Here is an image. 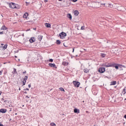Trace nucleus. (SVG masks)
Instances as JSON below:
<instances>
[{
	"label": "nucleus",
	"mask_w": 126,
	"mask_h": 126,
	"mask_svg": "<svg viewBox=\"0 0 126 126\" xmlns=\"http://www.w3.org/2000/svg\"><path fill=\"white\" fill-rule=\"evenodd\" d=\"M103 66H105V67H113L115 66L116 65V64L115 63H105L103 64Z\"/></svg>",
	"instance_id": "obj_1"
},
{
	"label": "nucleus",
	"mask_w": 126,
	"mask_h": 126,
	"mask_svg": "<svg viewBox=\"0 0 126 126\" xmlns=\"http://www.w3.org/2000/svg\"><path fill=\"white\" fill-rule=\"evenodd\" d=\"M9 4V6L10 8H16V9H18V8H19V7L17 8V7H16V6H15V3H13V2H11L10 3H8Z\"/></svg>",
	"instance_id": "obj_2"
},
{
	"label": "nucleus",
	"mask_w": 126,
	"mask_h": 126,
	"mask_svg": "<svg viewBox=\"0 0 126 126\" xmlns=\"http://www.w3.org/2000/svg\"><path fill=\"white\" fill-rule=\"evenodd\" d=\"M115 8H117L118 10H119L120 11H122L123 10V9L124 8V7L119 5V4H116L115 6Z\"/></svg>",
	"instance_id": "obj_3"
},
{
	"label": "nucleus",
	"mask_w": 126,
	"mask_h": 126,
	"mask_svg": "<svg viewBox=\"0 0 126 126\" xmlns=\"http://www.w3.org/2000/svg\"><path fill=\"white\" fill-rule=\"evenodd\" d=\"M59 36L61 39H63L65 38V36H66V33L65 32H62L59 34Z\"/></svg>",
	"instance_id": "obj_4"
},
{
	"label": "nucleus",
	"mask_w": 126,
	"mask_h": 126,
	"mask_svg": "<svg viewBox=\"0 0 126 126\" xmlns=\"http://www.w3.org/2000/svg\"><path fill=\"white\" fill-rule=\"evenodd\" d=\"M73 83L75 87H79V86L80 85V82H79L74 81Z\"/></svg>",
	"instance_id": "obj_5"
},
{
	"label": "nucleus",
	"mask_w": 126,
	"mask_h": 126,
	"mask_svg": "<svg viewBox=\"0 0 126 126\" xmlns=\"http://www.w3.org/2000/svg\"><path fill=\"white\" fill-rule=\"evenodd\" d=\"M98 71L100 72V73H103L106 71V68L105 67H100L99 68Z\"/></svg>",
	"instance_id": "obj_6"
},
{
	"label": "nucleus",
	"mask_w": 126,
	"mask_h": 126,
	"mask_svg": "<svg viewBox=\"0 0 126 126\" xmlns=\"http://www.w3.org/2000/svg\"><path fill=\"white\" fill-rule=\"evenodd\" d=\"M48 65L49 66H51V67H54L55 68H57V66H56V64L55 63H49L48 64Z\"/></svg>",
	"instance_id": "obj_7"
},
{
	"label": "nucleus",
	"mask_w": 126,
	"mask_h": 126,
	"mask_svg": "<svg viewBox=\"0 0 126 126\" xmlns=\"http://www.w3.org/2000/svg\"><path fill=\"white\" fill-rule=\"evenodd\" d=\"M0 113H2V114H4L5 113H6V109H0Z\"/></svg>",
	"instance_id": "obj_8"
},
{
	"label": "nucleus",
	"mask_w": 126,
	"mask_h": 126,
	"mask_svg": "<svg viewBox=\"0 0 126 126\" xmlns=\"http://www.w3.org/2000/svg\"><path fill=\"white\" fill-rule=\"evenodd\" d=\"M30 43H34V42H35V38L34 37H32L30 40Z\"/></svg>",
	"instance_id": "obj_9"
},
{
	"label": "nucleus",
	"mask_w": 126,
	"mask_h": 126,
	"mask_svg": "<svg viewBox=\"0 0 126 126\" xmlns=\"http://www.w3.org/2000/svg\"><path fill=\"white\" fill-rule=\"evenodd\" d=\"M74 113H75L76 114H79L80 111L79 109H78L77 108H75L74 109Z\"/></svg>",
	"instance_id": "obj_10"
},
{
	"label": "nucleus",
	"mask_w": 126,
	"mask_h": 126,
	"mask_svg": "<svg viewBox=\"0 0 126 126\" xmlns=\"http://www.w3.org/2000/svg\"><path fill=\"white\" fill-rule=\"evenodd\" d=\"M75 16H78L79 14V12L78 10H75L74 12Z\"/></svg>",
	"instance_id": "obj_11"
},
{
	"label": "nucleus",
	"mask_w": 126,
	"mask_h": 126,
	"mask_svg": "<svg viewBox=\"0 0 126 126\" xmlns=\"http://www.w3.org/2000/svg\"><path fill=\"white\" fill-rule=\"evenodd\" d=\"M116 84H117V81H114L111 82V83H110V85L111 86H112V85H116Z\"/></svg>",
	"instance_id": "obj_12"
},
{
	"label": "nucleus",
	"mask_w": 126,
	"mask_h": 126,
	"mask_svg": "<svg viewBox=\"0 0 126 126\" xmlns=\"http://www.w3.org/2000/svg\"><path fill=\"white\" fill-rule=\"evenodd\" d=\"M1 49H2V50H5V49H6V48H7V44H5L4 45V46H1L0 47Z\"/></svg>",
	"instance_id": "obj_13"
},
{
	"label": "nucleus",
	"mask_w": 126,
	"mask_h": 126,
	"mask_svg": "<svg viewBox=\"0 0 126 126\" xmlns=\"http://www.w3.org/2000/svg\"><path fill=\"white\" fill-rule=\"evenodd\" d=\"M7 29V27H5V26H2L1 28V30H6Z\"/></svg>",
	"instance_id": "obj_14"
},
{
	"label": "nucleus",
	"mask_w": 126,
	"mask_h": 126,
	"mask_svg": "<svg viewBox=\"0 0 126 126\" xmlns=\"http://www.w3.org/2000/svg\"><path fill=\"white\" fill-rule=\"evenodd\" d=\"M67 16L68 18H69V19H70V20H71V19H72V16H71V14H68Z\"/></svg>",
	"instance_id": "obj_15"
},
{
	"label": "nucleus",
	"mask_w": 126,
	"mask_h": 126,
	"mask_svg": "<svg viewBox=\"0 0 126 126\" xmlns=\"http://www.w3.org/2000/svg\"><path fill=\"white\" fill-rule=\"evenodd\" d=\"M45 26H46V27H47V28H51V24H50L46 23Z\"/></svg>",
	"instance_id": "obj_16"
},
{
	"label": "nucleus",
	"mask_w": 126,
	"mask_h": 126,
	"mask_svg": "<svg viewBox=\"0 0 126 126\" xmlns=\"http://www.w3.org/2000/svg\"><path fill=\"white\" fill-rule=\"evenodd\" d=\"M27 16H28V13H25L24 14L23 17V18H27Z\"/></svg>",
	"instance_id": "obj_17"
},
{
	"label": "nucleus",
	"mask_w": 126,
	"mask_h": 126,
	"mask_svg": "<svg viewBox=\"0 0 126 126\" xmlns=\"http://www.w3.org/2000/svg\"><path fill=\"white\" fill-rule=\"evenodd\" d=\"M43 38V36L40 35L38 36V39L39 41H41L42 40V38Z\"/></svg>",
	"instance_id": "obj_18"
},
{
	"label": "nucleus",
	"mask_w": 126,
	"mask_h": 126,
	"mask_svg": "<svg viewBox=\"0 0 126 126\" xmlns=\"http://www.w3.org/2000/svg\"><path fill=\"white\" fill-rule=\"evenodd\" d=\"M84 71L86 73H87L88 72H89V70L87 68H85V69H84Z\"/></svg>",
	"instance_id": "obj_19"
},
{
	"label": "nucleus",
	"mask_w": 126,
	"mask_h": 126,
	"mask_svg": "<svg viewBox=\"0 0 126 126\" xmlns=\"http://www.w3.org/2000/svg\"><path fill=\"white\" fill-rule=\"evenodd\" d=\"M56 44H57V45H60L61 41L60 40H57Z\"/></svg>",
	"instance_id": "obj_20"
},
{
	"label": "nucleus",
	"mask_w": 126,
	"mask_h": 126,
	"mask_svg": "<svg viewBox=\"0 0 126 126\" xmlns=\"http://www.w3.org/2000/svg\"><path fill=\"white\" fill-rule=\"evenodd\" d=\"M63 65H67V64H68V63H65V62H63Z\"/></svg>",
	"instance_id": "obj_21"
},
{
	"label": "nucleus",
	"mask_w": 126,
	"mask_h": 126,
	"mask_svg": "<svg viewBox=\"0 0 126 126\" xmlns=\"http://www.w3.org/2000/svg\"><path fill=\"white\" fill-rule=\"evenodd\" d=\"M101 56L102 57V58H105V57L106 56V55H105L103 53H102L101 54Z\"/></svg>",
	"instance_id": "obj_22"
},
{
	"label": "nucleus",
	"mask_w": 126,
	"mask_h": 126,
	"mask_svg": "<svg viewBox=\"0 0 126 126\" xmlns=\"http://www.w3.org/2000/svg\"><path fill=\"white\" fill-rule=\"evenodd\" d=\"M27 79H28V76H26L25 77V78H24V80H25L26 81V80H27Z\"/></svg>",
	"instance_id": "obj_23"
},
{
	"label": "nucleus",
	"mask_w": 126,
	"mask_h": 126,
	"mask_svg": "<svg viewBox=\"0 0 126 126\" xmlns=\"http://www.w3.org/2000/svg\"><path fill=\"white\" fill-rule=\"evenodd\" d=\"M50 126H56V124L54 123H52L50 124Z\"/></svg>",
	"instance_id": "obj_24"
},
{
	"label": "nucleus",
	"mask_w": 126,
	"mask_h": 126,
	"mask_svg": "<svg viewBox=\"0 0 126 126\" xmlns=\"http://www.w3.org/2000/svg\"><path fill=\"white\" fill-rule=\"evenodd\" d=\"M23 85H25V84H26V81L23 80Z\"/></svg>",
	"instance_id": "obj_25"
},
{
	"label": "nucleus",
	"mask_w": 126,
	"mask_h": 126,
	"mask_svg": "<svg viewBox=\"0 0 126 126\" xmlns=\"http://www.w3.org/2000/svg\"><path fill=\"white\" fill-rule=\"evenodd\" d=\"M14 74H16L17 73V72L16 71V69L14 68Z\"/></svg>",
	"instance_id": "obj_26"
},
{
	"label": "nucleus",
	"mask_w": 126,
	"mask_h": 126,
	"mask_svg": "<svg viewBox=\"0 0 126 126\" xmlns=\"http://www.w3.org/2000/svg\"><path fill=\"white\" fill-rule=\"evenodd\" d=\"M114 67H115V68H116V69H119V66H118V65L114 66Z\"/></svg>",
	"instance_id": "obj_27"
},
{
	"label": "nucleus",
	"mask_w": 126,
	"mask_h": 126,
	"mask_svg": "<svg viewBox=\"0 0 126 126\" xmlns=\"http://www.w3.org/2000/svg\"><path fill=\"white\" fill-rule=\"evenodd\" d=\"M60 90L61 91H63L64 92V90L63 89V88H60Z\"/></svg>",
	"instance_id": "obj_28"
},
{
	"label": "nucleus",
	"mask_w": 126,
	"mask_h": 126,
	"mask_svg": "<svg viewBox=\"0 0 126 126\" xmlns=\"http://www.w3.org/2000/svg\"><path fill=\"white\" fill-rule=\"evenodd\" d=\"M49 62H50L51 63H53V62H54V60L51 59L49 60Z\"/></svg>",
	"instance_id": "obj_29"
},
{
	"label": "nucleus",
	"mask_w": 126,
	"mask_h": 126,
	"mask_svg": "<svg viewBox=\"0 0 126 126\" xmlns=\"http://www.w3.org/2000/svg\"><path fill=\"white\" fill-rule=\"evenodd\" d=\"M123 92H124V94H126V89H125V88H124V89H123Z\"/></svg>",
	"instance_id": "obj_30"
},
{
	"label": "nucleus",
	"mask_w": 126,
	"mask_h": 126,
	"mask_svg": "<svg viewBox=\"0 0 126 126\" xmlns=\"http://www.w3.org/2000/svg\"><path fill=\"white\" fill-rule=\"evenodd\" d=\"M84 28H85L84 27H81V30H84Z\"/></svg>",
	"instance_id": "obj_31"
},
{
	"label": "nucleus",
	"mask_w": 126,
	"mask_h": 126,
	"mask_svg": "<svg viewBox=\"0 0 126 126\" xmlns=\"http://www.w3.org/2000/svg\"><path fill=\"white\" fill-rule=\"evenodd\" d=\"M72 1H73V2H76V1H77V0H72Z\"/></svg>",
	"instance_id": "obj_32"
},
{
	"label": "nucleus",
	"mask_w": 126,
	"mask_h": 126,
	"mask_svg": "<svg viewBox=\"0 0 126 126\" xmlns=\"http://www.w3.org/2000/svg\"><path fill=\"white\" fill-rule=\"evenodd\" d=\"M25 91H26V90H28V91H29V89L26 88V89L24 90Z\"/></svg>",
	"instance_id": "obj_33"
},
{
	"label": "nucleus",
	"mask_w": 126,
	"mask_h": 126,
	"mask_svg": "<svg viewBox=\"0 0 126 126\" xmlns=\"http://www.w3.org/2000/svg\"><path fill=\"white\" fill-rule=\"evenodd\" d=\"M2 74V70L0 71V75H1Z\"/></svg>",
	"instance_id": "obj_34"
},
{
	"label": "nucleus",
	"mask_w": 126,
	"mask_h": 126,
	"mask_svg": "<svg viewBox=\"0 0 126 126\" xmlns=\"http://www.w3.org/2000/svg\"><path fill=\"white\" fill-rule=\"evenodd\" d=\"M28 86H29V88H31V84H29V85H28Z\"/></svg>",
	"instance_id": "obj_35"
},
{
	"label": "nucleus",
	"mask_w": 126,
	"mask_h": 126,
	"mask_svg": "<svg viewBox=\"0 0 126 126\" xmlns=\"http://www.w3.org/2000/svg\"><path fill=\"white\" fill-rule=\"evenodd\" d=\"M2 34H3V32H0V34L2 35Z\"/></svg>",
	"instance_id": "obj_36"
},
{
	"label": "nucleus",
	"mask_w": 126,
	"mask_h": 126,
	"mask_svg": "<svg viewBox=\"0 0 126 126\" xmlns=\"http://www.w3.org/2000/svg\"><path fill=\"white\" fill-rule=\"evenodd\" d=\"M120 67L121 68H122V67H125V66L121 65V66H120Z\"/></svg>",
	"instance_id": "obj_37"
},
{
	"label": "nucleus",
	"mask_w": 126,
	"mask_h": 126,
	"mask_svg": "<svg viewBox=\"0 0 126 126\" xmlns=\"http://www.w3.org/2000/svg\"><path fill=\"white\" fill-rule=\"evenodd\" d=\"M24 73H26V71L23 72V74H24Z\"/></svg>",
	"instance_id": "obj_38"
},
{
	"label": "nucleus",
	"mask_w": 126,
	"mask_h": 126,
	"mask_svg": "<svg viewBox=\"0 0 126 126\" xmlns=\"http://www.w3.org/2000/svg\"><path fill=\"white\" fill-rule=\"evenodd\" d=\"M25 94H27V92H24Z\"/></svg>",
	"instance_id": "obj_39"
},
{
	"label": "nucleus",
	"mask_w": 126,
	"mask_h": 126,
	"mask_svg": "<svg viewBox=\"0 0 126 126\" xmlns=\"http://www.w3.org/2000/svg\"><path fill=\"white\" fill-rule=\"evenodd\" d=\"M101 5H105V3H102Z\"/></svg>",
	"instance_id": "obj_40"
},
{
	"label": "nucleus",
	"mask_w": 126,
	"mask_h": 126,
	"mask_svg": "<svg viewBox=\"0 0 126 126\" xmlns=\"http://www.w3.org/2000/svg\"><path fill=\"white\" fill-rule=\"evenodd\" d=\"M26 97V98H29V97L28 96V95H27Z\"/></svg>",
	"instance_id": "obj_41"
},
{
	"label": "nucleus",
	"mask_w": 126,
	"mask_h": 126,
	"mask_svg": "<svg viewBox=\"0 0 126 126\" xmlns=\"http://www.w3.org/2000/svg\"><path fill=\"white\" fill-rule=\"evenodd\" d=\"M5 34L7 35V36H8V34H7V32H6V33H5Z\"/></svg>",
	"instance_id": "obj_42"
},
{
	"label": "nucleus",
	"mask_w": 126,
	"mask_h": 126,
	"mask_svg": "<svg viewBox=\"0 0 126 126\" xmlns=\"http://www.w3.org/2000/svg\"><path fill=\"white\" fill-rule=\"evenodd\" d=\"M3 43L1 44V46H3Z\"/></svg>",
	"instance_id": "obj_43"
},
{
	"label": "nucleus",
	"mask_w": 126,
	"mask_h": 126,
	"mask_svg": "<svg viewBox=\"0 0 126 126\" xmlns=\"http://www.w3.org/2000/svg\"><path fill=\"white\" fill-rule=\"evenodd\" d=\"M74 52V48H73V53Z\"/></svg>",
	"instance_id": "obj_44"
},
{
	"label": "nucleus",
	"mask_w": 126,
	"mask_h": 126,
	"mask_svg": "<svg viewBox=\"0 0 126 126\" xmlns=\"http://www.w3.org/2000/svg\"><path fill=\"white\" fill-rule=\"evenodd\" d=\"M19 91H20V90H21V89H20V88L19 89Z\"/></svg>",
	"instance_id": "obj_45"
},
{
	"label": "nucleus",
	"mask_w": 126,
	"mask_h": 126,
	"mask_svg": "<svg viewBox=\"0 0 126 126\" xmlns=\"http://www.w3.org/2000/svg\"><path fill=\"white\" fill-rule=\"evenodd\" d=\"M60 1H62V0H59Z\"/></svg>",
	"instance_id": "obj_46"
},
{
	"label": "nucleus",
	"mask_w": 126,
	"mask_h": 126,
	"mask_svg": "<svg viewBox=\"0 0 126 126\" xmlns=\"http://www.w3.org/2000/svg\"><path fill=\"white\" fill-rule=\"evenodd\" d=\"M29 30H30V29L27 30V31H29Z\"/></svg>",
	"instance_id": "obj_47"
},
{
	"label": "nucleus",
	"mask_w": 126,
	"mask_h": 126,
	"mask_svg": "<svg viewBox=\"0 0 126 126\" xmlns=\"http://www.w3.org/2000/svg\"><path fill=\"white\" fill-rule=\"evenodd\" d=\"M33 30H36V28H35V29H33Z\"/></svg>",
	"instance_id": "obj_48"
},
{
	"label": "nucleus",
	"mask_w": 126,
	"mask_h": 126,
	"mask_svg": "<svg viewBox=\"0 0 126 126\" xmlns=\"http://www.w3.org/2000/svg\"><path fill=\"white\" fill-rule=\"evenodd\" d=\"M22 36H24V33L23 34Z\"/></svg>",
	"instance_id": "obj_49"
},
{
	"label": "nucleus",
	"mask_w": 126,
	"mask_h": 126,
	"mask_svg": "<svg viewBox=\"0 0 126 126\" xmlns=\"http://www.w3.org/2000/svg\"><path fill=\"white\" fill-rule=\"evenodd\" d=\"M84 51H86V49H84Z\"/></svg>",
	"instance_id": "obj_50"
},
{
	"label": "nucleus",
	"mask_w": 126,
	"mask_h": 126,
	"mask_svg": "<svg viewBox=\"0 0 126 126\" xmlns=\"http://www.w3.org/2000/svg\"><path fill=\"white\" fill-rule=\"evenodd\" d=\"M81 52H83V51H82V50H81Z\"/></svg>",
	"instance_id": "obj_51"
},
{
	"label": "nucleus",
	"mask_w": 126,
	"mask_h": 126,
	"mask_svg": "<svg viewBox=\"0 0 126 126\" xmlns=\"http://www.w3.org/2000/svg\"><path fill=\"white\" fill-rule=\"evenodd\" d=\"M120 70H123V69H121Z\"/></svg>",
	"instance_id": "obj_52"
},
{
	"label": "nucleus",
	"mask_w": 126,
	"mask_h": 126,
	"mask_svg": "<svg viewBox=\"0 0 126 126\" xmlns=\"http://www.w3.org/2000/svg\"><path fill=\"white\" fill-rule=\"evenodd\" d=\"M1 93H0V95H1Z\"/></svg>",
	"instance_id": "obj_53"
},
{
	"label": "nucleus",
	"mask_w": 126,
	"mask_h": 126,
	"mask_svg": "<svg viewBox=\"0 0 126 126\" xmlns=\"http://www.w3.org/2000/svg\"><path fill=\"white\" fill-rule=\"evenodd\" d=\"M15 115H17V113H16Z\"/></svg>",
	"instance_id": "obj_54"
},
{
	"label": "nucleus",
	"mask_w": 126,
	"mask_h": 126,
	"mask_svg": "<svg viewBox=\"0 0 126 126\" xmlns=\"http://www.w3.org/2000/svg\"><path fill=\"white\" fill-rule=\"evenodd\" d=\"M83 103H84V101H83Z\"/></svg>",
	"instance_id": "obj_55"
},
{
	"label": "nucleus",
	"mask_w": 126,
	"mask_h": 126,
	"mask_svg": "<svg viewBox=\"0 0 126 126\" xmlns=\"http://www.w3.org/2000/svg\"><path fill=\"white\" fill-rule=\"evenodd\" d=\"M26 3H27V2H26Z\"/></svg>",
	"instance_id": "obj_56"
},
{
	"label": "nucleus",
	"mask_w": 126,
	"mask_h": 126,
	"mask_svg": "<svg viewBox=\"0 0 126 126\" xmlns=\"http://www.w3.org/2000/svg\"><path fill=\"white\" fill-rule=\"evenodd\" d=\"M125 100H126V98L125 99Z\"/></svg>",
	"instance_id": "obj_57"
}]
</instances>
